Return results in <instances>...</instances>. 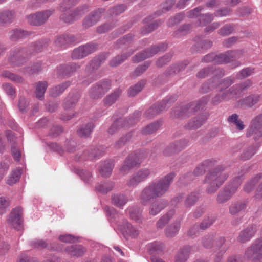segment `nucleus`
I'll use <instances>...</instances> for the list:
<instances>
[{"label":"nucleus","mask_w":262,"mask_h":262,"mask_svg":"<svg viewBox=\"0 0 262 262\" xmlns=\"http://www.w3.org/2000/svg\"><path fill=\"white\" fill-rule=\"evenodd\" d=\"M74 40V37L72 36L62 35L58 36L56 38L55 43L57 46L61 47L65 45L73 42Z\"/></svg>","instance_id":"obj_42"},{"label":"nucleus","mask_w":262,"mask_h":262,"mask_svg":"<svg viewBox=\"0 0 262 262\" xmlns=\"http://www.w3.org/2000/svg\"><path fill=\"white\" fill-rule=\"evenodd\" d=\"M216 163L214 160H207L199 164L194 169L193 173L195 176L203 174L207 169L213 166Z\"/></svg>","instance_id":"obj_18"},{"label":"nucleus","mask_w":262,"mask_h":262,"mask_svg":"<svg viewBox=\"0 0 262 262\" xmlns=\"http://www.w3.org/2000/svg\"><path fill=\"white\" fill-rule=\"evenodd\" d=\"M252 84V82L250 80H247L241 84H236L234 85V88L235 91L238 92V94H239L242 91L246 90L248 88L251 86Z\"/></svg>","instance_id":"obj_63"},{"label":"nucleus","mask_w":262,"mask_h":262,"mask_svg":"<svg viewBox=\"0 0 262 262\" xmlns=\"http://www.w3.org/2000/svg\"><path fill=\"white\" fill-rule=\"evenodd\" d=\"M10 161L8 159L0 162V181L4 178L9 169Z\"/></svg>","instance_id":"obj_50"},{"label":"nucleus","mask_w":262,"mask_h":262,"mask_svg":"<svg viewBox=\"0 0 262 262\" xmlns=\"http://www.w3.org/2000/svg\"><path fill=\"white\" fill-rule=\"evenodd\" d=\"M113 203L117 207L122 208L127 203L128 199L123 194H114L112 197Z\"/></svg>","instance_id":"obj_34"},{"label":"nucleus","mask_w":262,"mask_h":262,"mask_svg":"<svg viewBox=\"0 0 262 262\" xmlns=\"http://www.w3.org/2000/svg\"><path fill=\"white\" fill-rule=\"evenodd\" d=\"M97 49V45L93 43H90L80 46L74 50L72 54V58L73 59L82 58L89 54L94 52Z\"/></svg>","instance_id":"obj_10"},{"label":"nucleus","mask_w":262,"mask_h":262,"mask_svg":"<svg viewBox=\"0 0 262 262\" xmlns=\"http://www.w3.org/2000/svg\"><path fill=\"white\" fill-rule=\"evenodd\" d=\"M187 62H185L184 63H178L170 67L167 70V73L169 75L175 74L181 71L186 66Z\"/></svg>","instance_id":"obj_57"},{"label":"nucleus","mask_w":262,"mask_h":262,"mask_svg":"<svg viewBox=\"0 0 262 262\" xmlns=\"http://www.w3.org/2000/svg\"><path fill=\"white\" fill-rule=\"evenodd\" d=\"M21 170L20 169L16 168L13 170L7 179V184L10 186L15 184L19 180Z\"/></svg>","instance_id":"obj_36"},{"label":"nucleus","mask_w":262,"mask_h":262,"mask_svg":"<svg viewBox=\"0 0 262 262\" xmlns=\"http://www.w3.org/2000/svg\"><path fill=\"white\" fill-rule=\"evenodd\" d=\"M238 94V92H237L234 86H233L228 90L224 92L222 94V97L224 100V101H227L230 99L234 98Z\"/></svg>","instance_id":"obj_56"},{"label":"nucleus","mask_w":262,"mask_h":262,"mask_svg":"<svg viewBox=\"0 0 262 262\" xmlns=\"http://www.w3.org/2000/svg\"><path fill=\"white\" fill-rule=\"evenodd\" d=\"M171 103V99L165 100L162 103L154 105L149 108L145 112V115L147 117H152L155 115L166 110L170 106Z\"/></svg>","instance_id":"obj_14"},{"label":"nucleus","mask_w":262,"mask_h":262,"mask_svg":"<svg viewBox=\"0 0 262 262\" xmlns=\"http://www.w3.org/2000/svg\"><path fill=\"white\" fill-rule=\"evenodd\" d=\"M3 89L6 93L11 98L15 97V91L13 86L10 83H5L2 85Z\"/></svg>","instance_id":"obj_62"},{"label":"nucleus","mask_w":262,"mask_h":262,"mask_svg":"<svg viewBox=\"0 0 262 262\" xmlns=\"http://www.w3.org/2000/svg\"><path fill=\"white\" fill-rule=\"evenodd\" d=\"M130 55L131 54L129 55L123 54L121 56H116L110 61V64L111 67H116L127 59Z\"/></svg>","instance_id":"obj_61"},{"label":"nucleus","mask_w":262,"mask_h":262,"mask_svg":"<svg viewBox=\"0 0 262 262\" xmlns=\"http://www.w3.org/2000/svg\"><path fill=\"white\" fill-rule=\"evenodd\" d=\"M29 35L27 31L20 29H16L10 32V38L12 41H15L19 39L25 38Z\"/></svg>","instance_id":"obj_38"},{"label":"nucleus","mask_w":262,"mask_h":262,"mask_svg":"<svg viewBox=\"0 0 262 262\" xmlns=\"http://www.w3.org/2000/svg\"><path fill=\"white\" fill-rule=\"evenodd\" d=\"M229 174L225 171V168L222 165H219L212 171L207 174L204 181L207 184L206 191L208 194L213 193L224 183Z\"/></svg>","instance_id":"obj_1"},{"label":"nucleus","mask_w":262,"mask_h":262,"mask_svg":"<svg viewBox=\"0 0 262 262\" xmlns=\"http://www.w3.org/2000/svg\"><path fill=\"white\" fill-rule=\"evenodd\" d=\"M23 50L20 48H17L11 52L9 57V60L13 64H18V59L22 55Z\"/></svg>","instance_id":"obj_45"},{"label":"nucleus","mask_w":262,"mask_h":262,"mask_svg":"<svg viewBox=\"0 0 262 262\" xmlns=\"http://www.w3.org/2000/svg\"><path fill=\"white\" fill-rule=\"evenodd\" d=\"M166 206L162 200H156L151 203L149 208V214L152 216L158 214Z\"/></svg>","instance_id":"obj_22"},{"label":"nucleus","mask_w":262,"mask_h":262,"mask_svg":"<svg viewBox=\"0 0 262 262\" xmlns=\"http://www.w3.org/2000/svg\"><path fill=\"white\" fill-rule=\"evenodd\" d=\"M66 251L69 255L74 257L82 256L86 252L85 249L80 245H73L68 246Z\"/></svg>","instance_id":"obj_23"},{"label":"nucleus","mask_w":262,"mask_h":262,"mask_svg":"<svg viewBox=\"0 0 262 262\" xmlns=\"http://www.w3.org/2000/svg\"><path fill=\"white\" fill-rule=\"evenodd\" d=\"M257 149V148L254 146L249 147L242 154L241 156V159L243 160H247L250 159L256 153Z\"/></svg>","instance_id":"obj_58"},{"label":"nucleus","mask_w":262,"mask_h":262,"mask_svg":"<svg viewBox=\"0 0 262 262\" xmlns=\"http://www.w3.org/2000/svg\"><path fill=\"white\" fill-rule=\"evenodd\" d=\"M22 215V208L20 207L13 209L9 214L7 220V224L14 228L19 230L21 224V216Z\"/></svg>","instance_id":"obj_12"},{"label":"nucleus","mask_w":262,"mask_h":262,"mask_svg":"<svg viewBox=\"0 0 262 262\" xmlns=\"http://www.w3.org/2000/svg\"><path fill=\"white\" fill-rule=\"evenodd\" d=\"M10 206L9 200L5 196L0 197V215L5 213Z\"/></svg>","instance_id":"obj_54"},{"label":"nucleus","mask_w":262,"mask_h":262,"mask_svg":"<svg viewBox=\"0 0 262 262\" xmlns=\"http://www.w3.org/2000/svg\"><path fill=\"white\" fill-rule=\"evenodd\" d=\"M70 85V82H66L52 88L50 91V95L57 97L62 93Z\"/></svg>","instance_id":"obj_32"},{"label":"nucleus","mask_w":262,"mask_h":262,"mask_svg":"<svg viewBox=\"0 0 262 262\" xmlns=\"http://www.w3.org/2000/svg\"><path fill=\"white\" fill-rule=\"evenodd\" d=\"M244 258L251 262H262V237L255 241L245 250Z\"/></svg>","instance_id":"obj_5"},{"label":"nucleus","mask_w":262,"mask_h":262,"mask_svg":"<svg viewBox=\"0 0 262 262\" xmlns=\"http://www.w3.org/2000/svg\"><path fill=\"white\" fill-rule=\"evenodd\" d=\"M89 10V6L86 5H84L81 7H77L75 9L72 13L70 14V16H78L79 15H85Z\"/></svg>","instance_id":"obj_53"},{"label":"nucleus","mask_w":262,"mask_h":262,"mask_svg":"<svg viewBox=\"0 0 262 262\" xmlns=\"http://www.w3.org/2000/svg\"><path fill=\"white\" fill-rule=\"evenodd\" d=\"M191 247L185 246L179 250L175 257L174 262H186L191 252Z\"/></svg>","instance_id":"obj_20"},{"label":"nucleus","mask_w":262,"mask_h":262,"mask_svg":"<svg viewBox=\"0 0 262 262\" xmlns=\"http://www.w3.org/2000/svg\"><path fill=\"white\" fill-rule=\"evenodd\" d=\"M246 136L252 137L255 140L262 137V114H259L252 119L247 130Z\"/></svg>","instance_id":"obj_6"},{"label":"nucleus","mask_w":262,"mask_h":262,"mask_svg":"<svg viewBox=\"0 0 262 262\" xmlns=\"http://www.w3.org/2000/svg\"><path fill=\"white\" fill-rule=\"evenodd\" d=\"M206 119L207 117L203 115L194 117L190 120L188 123L185 125V128L188 129H196L200 127Z\"/></svg>","instance_id":"obj_19"},{"label":"nucleus","mask_w":262,"mask_h":262,"mask_svg":"<svg viewBox=\"0 0 262 262\" xmlns=\"http://www.w3.org/2000/svg\"><path fill=\"white\" fill-rule=\"evenodd\" d=\"M260 100L259 95H251L239 101V104L241 105H244L249 107H251Z\"/></svg>","instance_id":"obj_21"},{"label":"nucleus","mask_w":262,"mask_h":262,"mask_svg":"<svg viewBox=\"0 0 262 262\" xmlns=\"http://www.w3.org/2000/svg\"><path fill=\"white\" fill-rule=\"evenodd\" d=\"M47 86L48 84L46 81H40L37 83L35 94L38 99L42 100L43 99Z\"/></svg>","instance_id":"obj_37"},{"label":"nucleus","mask_w":262,"mask_h":262,"mask_svg":"<svg viewBox=\"0 0 262 262\" xmlns=\"http://www.w3.org/2000/svg\"><path fill=\"white\" fill-rule=\"evenodd\" d=\"M94 127L93 122H89L81 125L77 131L78 136L81 138L88 137L92 133Z\"/></svg>","instance_id":"obj_24"},{"label":"nucleus","mask_w":262,"mask_h":262,"mask_svg":"<svg viewBox=\"0 0 262 262\" xmlns=\"http://www.w3.org/2000/svg\"><path fill=\"white\" fill-rule=\"evenodd\" d=\"M140 198L141 203L144 205L150 200L157 198L150 183L142 190Z\"/></svg>","instance_id":"obj_16"},{"label":"nucleus","mask_w":262,"mask_h":262,"mask_svg":"<svg viewBox=\"0 0 262 262\" xmlns=\"http://www.w3.org/2000/svg\"><path fill=\"white\" fill-rule=\"evenodd\" d=\"M242 176L236 177L231 183L220 190L216 196V202L223 204L229 200L237 191L242 182Z\"/></svg>","instance_id":"obj_3"},{"label":"nucleus","mask_w":262,"mask_h":262,"mask_svg":"<svg viewBox=\"0 0 262 262\" xmlns=\"http://www.w3.org/2000/svg\"><path fill=\"white\" fill-rule=\"evenodd\" d=\"M114 167V163L112 161L108 160L104 162L101 165L99 169L100 173L103 177L110 176Z\"/></svg>","instance_id":"obj_25"},{"label":"nucleus","mask_w":262,"mask_h":262,"mask_svg":"<svg viewBox=\"0 0 262 262\" xmlns=\"http://www.w3.org/2000/svg\"><path fill=\"white\" fill-rule=\"evenodd\" d=\"M174 214V209L170 210L166 214L162 216L158 221L156 224L157 228L158 229L163 228Z\"/></svg>","instance_id":"obj_30"},{"label":"nucleus","mask_w":262,"mask_h":262,"mask_svg":"<svg viewBox=\"0 0 262 262\" xmlns=\"http://www.w3.org/2000/svg\"><path fill=\"white\" fill-rule=\"evenodd\" d=\"M121 91L119 89L115 90L113 93L110 95L106 97L103 101L104 104L106 106H110L115 102L117 99L119 98L121 95Z\"/></svg>","instance_id":"obj_33"},{"label":"nucleus","mask_w":262,"mask_h":262,"mask_svg":"<svg viewBox=\"0 0 262 262\" xmlns=\"http://www.w3.org/2000/svg\"><path fill=\"white\" fill-rule=\"evenodd\" d=\"M79 68V66L75 63H72L69 65L60 66L58 72L63 76H68Z\"/></svg>","instance_id":"obj_28"},{"label":"nucleus","mask_w":262,"mask_h":262,"mask_svg":"<svg viewBox=\"0 0 262 262\" xmlns=\"http://www.w3.org/2000/svg\"><path fill=\"white\" fill-rule=\"evenodd\" d=\"M111 88L110 81L100 82L94 85L89 92V96L92 99L102 97Z\"/></svg>","instance_id":"obj_9"},{"label":"nucleus","mask_w":262,"mask_h":262,"mask_svg":"<svg viewBox=\"0 0 262 262\" xmlns=\"http://www.w3.org/2000/svg\"><path fill=\"white\" fill-rule=\"evenodd\" d=\"M126 9V7L125 5H118L109 9V14L112 16H117L122 13Z\"/></svg>","instance_id":"obj_51"},{"label":"nucleus","mask_w":262,"mask_h":262,"mask_svg":"<svg viewBox=\"0 0 262 262\" xmlns=\"http://www.w3.org/2000/svg\"><path fill=\"white\" fill-rule=\"evenodd\" d=\"M150 171L147 168H142L135 172L127 180V185L135 187L139 183L146 180L150 175Z\"/></svg>","instance_id":"obj_8"},{"label":"nucleus","mask_w":262,"mask_h":262,"mask_svg":"<svg viewBox=\"0 0 262 262\" xmlns=\"http://www.w3.org/2000/svg\"><path fill=\"white\" fill-rule=\"evenodd\" d=\"M48 17H27V21L32 26H40L47 21Z\"/></svg>","instance_id":"obj_55"},{"label":"nucleus","mask_w":262,"mask_h":262,"mask_svg":"<svg viewBox=\"0 0 262 262\" xmlns=\"http://www.w3.org/2000/svg\"><path fill=\"white\" fill-rule=\"evenodd\" d=\"M214 246L219 249V252L222 254H224L228 248V247L225 244V238L224 237L214 238Z\"/></svg>","instance_id":"obj_44"},{"label":"nucleus","mask_w":262,"mask_h":262,"mask_svg":"<svg viewBox=\"0 0 262 262\" xmlns=\"http://www.w3.org/2000/svg\"><path fill=\"white\" fill-rule=\"evenodd\" d=\"M188 143L189 141L187 139H180L170 144L169 147L167 149V150H168L170 148H173L172 149L173 152L177 151L178 152L186 147L188 145Z\"/></svg>","instance_id":"obj_27"},{"label":"nucleus","mask_w":262,"mask_h":262,"mask_svg":"<svg viewBox=\"0 0 262 262\" xmlns=\"http://www.w3.org/2000/svg\"><path fill=\"white\" fill-rule=\"evenodd\" d=\"M114 183L112 182H104L98 184L96 186V189L101 193H107L114 187Z\"/></svg>","instance_id":"obj_41"},{"label":"nucleus","mask_w":262,"mask_h":262,"mask_svg":"<svg viewBox=\"0 0 262 262\" xmlns=\"http://www.w3.org/2000/svg\"><path fill=\"white\" fill-rule=\"evenodd\" d=\"M141 162L137 154H132L128 156L120 168V172L123 174H127L134 167Z\"/></svg>","instance_id":"obj_13"},{"label":"nucleus","mask_w":262,"mask_h":262,"mask_svg":"<svg viewBox=\"0 0 262 262\" xmlns=\"http://www.w3.org/2000/svg\"><path fill=\"white\" fill-rule=\"evenodd\" d=\"M214 243V236L213 234L207 235L203 237L202 239L203 246L207 249L213 247Z\"/></svg>","instance_id":"obj_49"},{"label":"nucleus","mask_w":262,"mask_h":262,"mask_svg":"<svg viewBox=\"0 0 262 262\" xmlns=\"http://www.w3.org/2000/svg\"><path fill=\"white\" fill-rule=\"evenodd\" d=\"M122 232L125 236H128L133 238L137 237L139 234V230L127 222L125 223Z\"/></svg>","instance_id":"obj_26"},{"label":"nucleus","mask_w":262,"mask_h":262,"mask_svg":"<svg viewBox=\"0 0 262 262\" xmlns=\"http://www.w3.org/2000/svg\"><path fill=\"white\" fill-rule=\"evenodd\" d=\"M227 120L229 123L235 126L236 128L239 131L243 130L245 127L243 121L238 118V115L236 114L229 116Z\"/></svg>","instance_id":"obj_29"},{"label":"nucleus","mask_w":262,"mask_h":262,"mask_svg":"<svg viewBox=\"0 0 262 262\" xmlns=\"http://www.w3.org/2000/svg\"><path fill=\"white\" fill-rule=\"evenodd\" d=\"M255 225H251L242 230L237 237V241L241 243H245L249 241L256 233Z\"/></svg>","instance_id":"obj_15"},{"label":"nucleus","mask_w":262,"mask_h":262,"mask_svg":"<svg viewBox=\"0 0 262 262\" xmlns=\"http://www.w3.org/2000/svg\"><path fill=\"white\" fill-rule=\"evenodd\" d=\"M80 95L78 93L69 94L68 97L64 100L63 106L65 109H70L75 106L77 102Z\"/></svg>","instance_id":"obj_31"},{"label":"nucleus","mask_w":262,"mask_h":262,"mask_svg":"<svg viewBox=\"0 0 262 262\" xmlns=\"http://www.w3.org/2000/svg\"><path fill=\"white\" fill-rule=\"evenodd\" d=\"M167 48L166 44L162 43L152 47L143 52H141L133 57L134 62H139L147 58H150L160 52L164 51Z\"/></svg>","instance_id":"obj_7"},{"label":"nucleus","mask_w":262,"mask_h":262,"mask_svg":"<svg viewBox=\"0 0 262 262\" xmlns=\"http://www.w3.org/2000/svg\"><path fill=\"white\" fill-rule=\"evenodd\" d=\"M175 0H167L160 5L159 10L157 11V15H161L169 11L174 5Z\"/></svg>","instance_id":"obj_39"},{"label":"nucleus","mask_w":262,"mask_h":262,"mask_svg":"<svg viewBox=\"0 0 262 262\" xmlns=\"http://www.w3.org/2000/svg\"><path fill=\"white\" fill-rule=\"evenodd\" d=\"M254 73L253 69L251 68H247L241 70L239 73L236 74V77L237 79H242L252 75Z\"/></svg>","instance_id":"obj_59"},{"label":"nucleus","mask_w":262,"mask_h":262,"mask_svg":"<svg viewBox=\"0 0 262 262\" xmlns=\"http://www.w3.org/2000/svg\"><path fill=\"white\" fill-rule=\"evenodd\" d=\"M141 113L140 112H136L132 117L128 120L118 119L115 121L114 123L108 129V132L110 134H113L120 126L127 127L130 124H133L136 123L138 120L139 117L141 116Z\"/></svg>","instance_id":"obj_11"},{"label":"nucleus","mask_w":262,"mask_h":262,"mask_svg":"<svg viewBox=\"0 0 262 262\" xmlns=\"http://www.w3.org/2000/svg\"><path fill=\"white\" fill-rule=\"evenodd\" d=\"M236 51H229L225 53L214 56V63L220 64L229 62L231 58L236 57Z\"/></svg>","instance_id":"obj_17"},{"label":"nucleus","mask_w":262,"mask_h":262,"mask_svg":"<svg viewBox=\"0 0 262 262\" xmlns=\"http://www.w3.org/2000/svg\"><path fill=\"white\" fill-rule=\"evenodd\" d=\"M246 208V204L237 202L232 203L229 207V212L232 215H235L241 211L245 209Z\"/></svg>","instance_id":"obj_46"},{"label":"nucleus","mask_w":262,"mask_h":262,"mask_svg":"<svg viewBox=\"0 0 262 262\" xmlns=\"http://www.w3.org/2000/svg\"><path fill=\"white\" fill-rule=\"evenodd\" d=\"M180 228V222H178L170 225L166 229V235L167 237H171L176 235Z\"/></svg>","instance_id":"obj_47"},{"label":"nucleus","mask_w":262,"mask_h":262,"mask_svg":"<svg viewBox=\"0 0 262 262\" xmlns=\"http://www.w3.org/2000/svg\"><path fill=\"white\" fill-rule=\"evenodd\" d=\"M175 176L174 172H170L164 177L150 183L157 198L162 196L168 191Z\"/></svg>","instance_id":"obj_4"},{"label":"nucleus","mask_w":262,"mask_h":262,"mask_svg":"<svg viewBox=\"0 0 262 262\" xmlns=\"http://www.w3.org/2000/svg\"><path fill=\"white\" fill-rule=\"evenodd\" d=\"M262 178V174L259 173L255 177L252 178L251 180L248 182L244 186V190L246 192H250L251 191L255 185L258 181Z\"/></svg>","instance_id":"obj_40"},{"label":"nucleus","mask_w":262,"mask_h":262,"mask_svg":"<svg viewBox=\"0 0 262 262\" xmlns=\"http://www.w3.org/2000/svg\"><path fill=\"white\" fill-rule=\"evenodd\" d=\"M160 124L159 122H154L146 126L142 130V133L148 135L156 132L159 128Z\"/></svg>","instance_id":"obj_52"},{"label":"nucleus","mask_w":262,"mask_h":262,"mask_svg":"<svg viewBox=\"0 0 262 262\" xmlns=\"http://www.w3.org/2000/svg\"><path fill=\"white\" fill-rule=\"evenodd\" d=\"M208 101V97L205 96L198 102L177 106L172 111L171 115L173 117H187L200 108L204 107Z\"/></svg>","instance_id":"obj_2"},{"label":"nucleus","mask_w":262,"mask_h":262,"mask_svg":"<svg viewBox=\"0 0 262 262\" xmlns=\"http://www.w3.org/2000/svg\"><path fill=\"white\" fill-rule=\"evenodd\" d=\"M127 211L130 218L138 223H140L142 221L141 212L136 207H129L127 208Z\"/></svg>","instance_id":"obj_43"},{"label":"nucleus","mask_w":262,"mask_h":262,"mask_svg":"<svg viewBox=\"0 0 262 262\" xmlns=\"http://www.w3.org/2000/svg\"><path fill=\"white\" fill-rule=\"evenodd\" d=\"M145 82L144 81L138 82L134 86L130 87L128 91V94L131 97H134L139 93L143 88Z\"/></svg>","instance_id":"obj_48"},{"label":"nucleus","mask_w":262,"mask_h":262,"mask_svg":"<svg viewBox=\"0 0 262 262\" xmlns=\"http://www.w3.org/2000/svg\"><path fill=\"white\" fill-rule=\"evenodd\" d=\"M234 27L231 25H226L221 28L218 32L219 34L221 35L225 36H228L231 34L232 32L234 31Z\"/></svg>","instance_id":"obj_64"},{"label":"nucleus","mask_w":262,"mask_h":262,"mask_svg":"<svg viewBox=\"0 0 262 262\" xmlns=\"http://www.w3.org/2000/svg\"><path fill=\"white\" fill-rule=\"evenodd\" d=\"M2 76L4 77L8 78L16 82L21 83L23 81V79L21 77L7 71H4L2 73Z\"/></svg>","instance_id":"obj_60"},{"label":"nucleus","mask_w":262,"mask_h":262,"mask_svg":"<svg viewBox=\"0 0 262 262\" xmlns=\"http://www.w3.org/2000/svg\"><path fill=\"white\" fill-rule=\"evenodd\" d=\"M199 194L193 192L189 194L186 198L184 201V205L186 208H190L196 203L199 198Z\"/></svg>","instance_id":"obj_35"}]
</instances>
